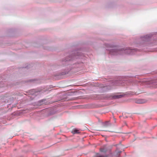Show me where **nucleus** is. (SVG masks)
Returning a JSON list of instances; mask_svg holds the SVG:
<instances>
[{
  "label": "nucleus",
  "instance_id": "nucleus-2",
  "mask_svg": "<svg viewBox=\"0 0 157 157\" xmlns=\"http://www.w3.org/2000/svg\"><path fill=\"white\" fill-rule=\"evenodd\" d=\"M146 102V101L144 99H139L136 101V103L139 104H142Z\"/></svg>",
  "mask_w": 157,
  "mask_h": 157
},
{
  "label": "nucleus",
  "instance_id": "nucleus-7",
  "mask_svg": "<svg viewBox=\"0 0 157 157\" xmlns=\"http://www.w3.org/2000/svg\"><path fill=\"white\" fill-rule=\"evenodd\" d=\"M121 96H117L116 97L117 98H119L121 97Z\"/></svg>",
  "mask_w": 157,
  "mask_h": 157
},
{
  "label": "nucleus",
  "instance_id": "nucleus-6",
  "mask_svg": "<svg viewBox=\"0 0 157 157\" xmlns=\"http://www.w3.org/2000/svg\"><path fill=\"white\" fill-rule=\"evenodd\" d=\"M97 157H109L108 156H103V155L98 156L97 155Z\"/></svg>",
  "mask_w": 157,
  "mask_h": 157
},
{
  "label": "nucleus",
  "instance_id": "nucleus-5",
  "mask_svg": "<svg viewBox=\"0 0 157 157\" xmlns=\"http://www.w3.org/2000/svg\"><path fill=\"white\" fill-rule=\"evenodd\" d=\"M121 152V151H116L115 152V154L116 157H120V154Z\"/></svg>",
  "mask_w": 157,
  "mask_h": 157
},
{
  "label": "nucleus",
  "instance_id": "nucleus-4",
  "mask_svg": "<svg viewBox=\"0 0 157 157\" xmlns=\"http://www.w3.org/2000/svg\"><path fill=\"white\" fill-rule=\"evenodd\" d=\"M72 133L73 134H78L80 133V132L79 130L75 129L72 131Z\"/></svg>",
  "mask_w": 157,
  "mask_h": 157
},
{
  "label": "nucleus",
  "instance_id": "nucleus-9",
  "mask_svg": "<svg viewBox=\"0 0 157 157\" xmlns=\"http://www.w3.org/2000/svg\"><path fill=\"white\" fill-rule=\"evenodd\" d=\"M127 51H130V50H128Z\"/></svg>",
  "mask_w": 157,
  "mask_h": 157
},
{
  "label": "nucleus",
  "instance_id": "nucleus-3",
  "mask_svg": "<svg viewBox=\"0 0 157 157\" xmlns=\"http://www.w3.org/2000/svg\"><path fill=\"white\" fill-rule=\"evenodd\" d=\"M112 51H113V52H112L111 51L110 52V53H111L112 54H113L114 55H117L118 54H119V51L116 50H112Z\"/></svg>",
  "mask_w": 157,
  "mask_h": 157
},
{
  "label": "nucleus",
  "instance_id": "nucleus-1",
  "mask_svg": "<svg viewBox=\"0 0 157 157\" xmlns=\"http://www.w3.org/2000/svg\"><path fill=\"white\" fill-rule=\"evenodd\" d=\"M100 150L102 152H106L107 150V147L106 146H104L100 149Z\"/></svg>",
  "mask_w": 157,
  "mask_h": 157
},
{
  "label": "nucleus",
  "instance_id": "nucleus-8",
  "mask_svg": "<svg viewBox=\"0 0 157 157\" xmlns=\"http://www.w3.org/2000/svg\"><path fill=\"white\" fill-rule=\"evenodd\" d=\"M124 51H125V53H126V50H125Z\"/></svg>",
  "mask_w": 157,
  "mask_h": 157
}]
</instances>
